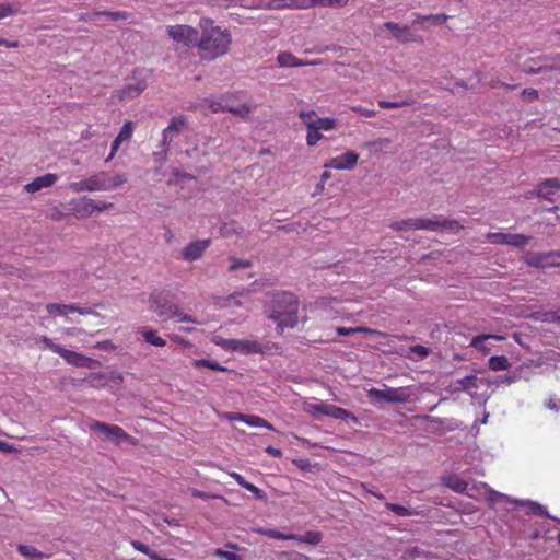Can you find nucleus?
<instances>
[{
	"instance_id": "680f3d73",
	"label": "nucleus",
	"mask_w": 560,
	"mask_h": 560,
	"mask_svg": "<svg viewBox=\"0 0 560 560\" xmlns=\"http://www.w3.org/2000/svg\"><path fill=\"white\" fill-rule=\"evenodd\" d=\"M121 143H122V141L118 140V138L116 137L115 140L112 143L110 153L107 156V159L105 160V162H109L110 160H113V158L116 155V153H117V151H118V149H119Z\"/></svg>"
},
{
	"instance_id": "a878e982",
	"label": "nucleus",
	"mask_w": 560,
	"mask_h": 560,
	"mask_svg": "<svg viewBox=\"0 0 560 560\" xmlns=\"http://www.w3.org/2000/svg\"><path fill=\"white\" fill-rule=\"evenodd\" d=\"M176 305L162 303L155 298L151 300L150 307L151 310L160 317L172 318L174 308Z\"/></svg>"
},
{
	"instance_id": "f257e3e1",
	"label": "nucleus",
	"mask_w": 560,
	"mask_h": 560,
	"mask_svg": "<svg viewBox=\"0 0 560 560\" xmlns=\"http://www.w3.org/2000/svg\"><path fill=\"white\" fill-rule=\"evenodd\" d=\"M198 28L200 31L198 50L202 60L213 61L230 51L232 34L229 28L215 24L211 18L207 16L199 20Z\"/></svg>"
},
{
	"instance_id": "c03bdc74",
	"label": "nucleus",
	"mask_w": 560,
	"mask_h": 560,
	"mask_svg": "<svg viewBox=\"0 0 560 560\" xmlns=\"http://www.w3.org/2000/svg\"><path fill=\"white\" fill-rule=\"evenodd\" d=\"M172 318H174L177 323L200 324V322L197 320L196 318L180 312L177 306H175V308H174Z\"/></svg>"
},
{
	"instance_id": "a19ab883",
	"label": "nucleus",
	"mask_w": 560,
	"mask_h": 560,
	"mask_svg": "<svg viewBox=\"0 0 560 560\" xmlns=\"http://www.w3.org/2000/svg\"><path fill=\"white\" fill-rule=\"evenodd\" d=\"M289 2L290 3L283 7L291 9H311L317 7L316 0H289Z\"/></svg>"
},
{
	"instance_id": "603ef678",
	"label": "nucleus",
	"mask_w": 560,
	"mask_h": 560,
	"mask_svg": "<svg viewBox=\"0 0 560 560\" xmlns=\"http://www.w3.org/2000/svg\"><path fill=\"white\" fill-rule=\"evenodd\" d=\"M348 2L349 0H316L317 7L323 8H341Z\"/></svg>"
},
{
	"instance_id": "ea45409f",
	"label": "nucleus",
	"mask_w": 560,
	"mask_h": 560,
	"mask_svg": "<svg viewBox=\"0 0 560 560\" xmlns=\"http://www.w3.org/2000/svg\"><path fill=\"white\" fill-rule=\"evenodd\" d=\"M385 506L389 511L394 512L396 515L402 516V517L412 516V515L418 514L417 512H412V511L408 510L407 508L399 505V504H394V503L387 502L385 504Z\"/></svg>"
},
{
	"instance_id": "423d86ee",
	"label": "nucleus",
	"mask_w": 560,
	"mask_h": 560,
	"mask_svg": "<svg viewBox=\"0 0 560 560\" xmlns=\"http://www.w3.org/2000/svg\"><path fill=\"white\" fill-rule=\"evenodd\" d=\"M395 229L402 230L415 229V230H428V231H438V230H451L455 231L460 228L459 223L455 220H432V219H412L404 222H398L395 225Z\"/></svg>"
},
{
	"instance_id": "774afa93",
	"label": "nucleus",
	"mask_w": 560,
	"mask_h": 560,
	"mask_svg": "<svg viewBox=\"0 0 560 560\" xmlns=\"http://www.w3.org/2000/svg\"><path fill=\"white\" fill-rule=\"evenodd\" d=\"M412 352H415L416 354H418L421 358H425L429 354L428 349L423 346H415L412 348Z\"/></svg>"
},
{
	"instance_id": "13d9d810",
	"label": "nucleus",
	"mask_w": 560,
	"mask_h": 560,
	"mask_svg": "<svg viewBox=\"0 0 560 560\" xmlns=\"http://www.w3.org/2000/svg\"><path fill=\"white\" fill-rule=\"evenodd\" d=\"M246 486L247 487H244V489L250 491L256 498H258L260 500L266 499V493L260 488L256 487L255 485H253L250 482H247Z\"/></svg>"
},
{
	"instance_id": "c85d7f7f",
	"label": "nucleus",
	"mask_w": 560,
	"mask_h": 560,
	"mask_svg": "<svg viewBox=\"0 0 560 560\" xmlns=\"http://www.w3.org/2000/svg\"><path fill=\"white\" fill-rule=\"evenodd\" d=\"M244 423L254 428H265L271 431L275 430L273 425L270 422L266 421L264 418L256 415H245Z\"/></svg>"
},
{
	"instance_id": "bf43d9fd",
	"label": "nucleus",
	"mask_w": 560,
	"mask_h": 560,
	"mask_svg": "<svg viewBox=\"0 0 560 560\" xmlns=\"http://www.w3.org/2000/svg\"><path fill=\"white\" fill-rule=\"evenodd\" d=\"M351 109L364 117H374L376 115L375 110L365 108L361 105L352 106Z\"/></svg>"
},
{
	"instance_id": "e2e57ef3",
	"label": "nucleus",
	"mask_w": 560,
	"mask_h": 560,
	"mask_svg": "<svg viewBox=\"0 0 560 560\" xmlns=\"http://www.w3.org/2000/svg\"><path fill=\"white\" fill-rule=\"evenodd\" d=\"M243 298H245V295L242 294V293L230 296L228 299L229 305L242 306L243 305V301H242Z\"/></svg>"
},
{
	"instance_id": "7c9ffc66",
	"label": "nucleus",
	"mask_w": 560,
	"mask_h": 560,
	"mask_svg": "<svg viewBox=\"0 0 560 560\" xmlns=\"http://www.w3.org/2000/svg\"><path fill=\"white\" fill-rule=\"evenodd\" d=\"M257 533L267 536L269 538L273 539H280V540H291L298 538V535L295 534H283L277 529L272 528H259L257 529Z\"/></svg>"
},
{
	"instance_id": "39448f33",
	"label": "nucleus",
	"mask_w": 560,
	"mask_h": 560,
	"mask_svg": "<svg viewBox=\"0 0 560 560\" xmlns=\"http://www.w3.org/2000/svg\"><path fill=\"white\" fill-rule=\"evenodd\" d=\"M212 342L225 351L237 352L243 355L262 352V345L252 339L224 338L219 335L212 337Z\"/></svg>"
},
{
	"instance_id": "c756f323",
	"label": "nucleus",
	"mask_w": 560,
	"mask_h": 560,
	"mask_svg": "<svg viewBox=\"0 0 560 560\" xmlns=\"http://www.w3.org/2000/svg\"><path fill=\"white\" fill-rule=\"evenodd\" d=\"M510 365L509 359L505 355H493L488 360V366L492 371H505Z\"/></svg>"
},
{
	"instance_id": "473e14b6",
	"label": "nucleus",
	"mask_w": 560,
	"mask_h": 560,
	"mask_svg": "<svg viewBox=\"0 0 560 560\" xmlns=\"http://www.w3.org/2000/svg\"><path fill=\"white\" fill-rule=\"evenodd\" d=\"M523 505H526L527 506V513L528 514H534V515H541V516H545V517H548V518H552L547 509L537 503V502H534V501H523L522 502Z\"/></svg>"
},
{
	"instance_id": "3c124183",
	"label": "nucleus",
	"mask_w": 560,
	"mask_h": 560,
	"mask_svg": "<svg viewBox=\"0 0 560 560\" xmlns=\"http://www.w3.org/2000/svg\"><path fill=\"white\" fill-rule=\"evenodd\" d=\"M131 546L136 550L147 555L150 559H152V557L155 556V551L154 550H152L149 546H147L145 544H143V542L139 541V540H131Z\"/></svg>"
},
{
	"instance_id": "6e6552de",
	"label": "nucleus",
	"mask_w": 560,
	"mask_h": 560,
	"mask_svg": "<svg viewBox=\"0 0 560 560\" xmlns=\"http://www.w3.org/2000/svg\"><path fill=\"white\" fill-rule=\"evenodd\" d=\"M88 427L90 430L101 434L104 439L113 441L117 444L130 439V436L119 425L91 420L88 422Z\"/></svg>"
},
{
	"instance_id": "72a5a7b5",
	"label": "nucleus",
	"mask_w": 560,
	"mask_h": 560,
	"mask_svg": "<svg viewBox=\"0 0 560 560\" xmlns=\"http://www.w3.org/2000/svg\"><path fill=\"white\" fill-rule=\"evenodd\" d=\"M18 550L19 552L23 556V557H26V558H45L46 556L39 551L38 549H36L35 547L33 546H30V545H19L18 546Z\"/></svg>"
},
{
	"instance_id": "4468645a",
	"label": "nucleus",
	"mask_w": 560,
	"mask_h": 560,
	"mask_svg": "<svg viewBox=\"0 0 560 560\" xmlns=\"http://www.w3.org/2000/svg\"><path fill=\"white\" fill-rule=\"evenodd\" d=\"M68 364L77 368L94 369L98 365V362L92 358H89L80 352L68 350L61 347L58 353Z\"/></svg>"
},
{
	"instance_id": "aec40b11",
	"label": "nucleus",
	"mask_w": 560,
	"mask_h": 560,
	"mask_svg": "<svg viewBox=\"0 0 560 560\" xmlns=\"http://www.w3.org/2000/svg\"><path fill=\"white\" fill-rule=\"evenodd\" d=\"M560 189V180L558 178H549L538 184L536 195L546 200H552V196Z\"/></svg>"
},
{
	"instance_id": "4be33fe9",
	"label": "nucleus",
	"mask_w": 560,
	"mask_h": 560,
	"mask_svg": "<svg viewBox=\"0 0 560 560\" xmlns=\"http://www.w3.org/2000/svg\"><path fill=\"white\" fill-rule=\"evenodd\" d=\"M58 179V176L56 174H45L43 176L36 177L34 180L28 183L25 186V190L27 192H36L40 190L42 188H48L51 187Z\"/></svg>"
},
{
	"instance_id": "4c0bfd02",
	"label": "nucleus",
	"mask_w": 560,
	"mask_h": 560,
	"mask_svg": "<svg viewBox=\"0 0 560 560\" xmlns=\"http://www.w3.org/2000/svg\"><path fill=\"white\" fill-rule=\"evenodd\" d=\"M529 236L523 235V234H508V245L516 246V247H523L525 246L528 241Z\"/></svg>"
},
{
	"instance_id": "338daca9",
	"label": "nucleus",
	"mask_w": 560,
	"mask_h": 560,
	"mask_svg": "<svg viewBox=\"0 0 560 560\" xmlns=\"http://www.w3.org/2000/svg\"><path fill=\"white\" fill-rule=\"evenodd\" d=\"M523 95L525 97H528L529 100H536V98H538L539 94H538L537 90L528 88V89L523 90Z\"/></svg>"
},
{
	"instance_id": "79ce46f5",
	"label": "nucleus",
	"mask_w": 560,
	"mask_h": 560,
	"mask_svg": "<svg viewBox=\"0 0 560 560\" xmlns=\"http://www.w3.org/2000/svg\"><path fill=\"white\" fill-rule=\"evenodd\" d=\"M476 489L482 494L488 495V499L491 502H495L499 498H505L503 494L490 489L486 483H480Z\"/></svg>"
},
{
	"instance_id": "f8f14e48",
	"label": "nucleus",
	"mask_w": 560,
	"mask_h": 560,
	"mask_svg": "<svg viewBox=\"0 0 560 560\" xmlns=\"http://www.w3.org/2000/svg\"><path fill=\"white\" fill-rule=\"evenodd\" d=\"M359 161V154L354 151H347L338 156L331 158L324 164L327 170L351 171Z\"/></svg>"
},
{
	"instance_id": "6ab92c4d",
	"label": "nucleus",
	"mask_w": 560,
	"mask_h": 560,
	"mask_svg": "<svg viewBox=\"0 0 560 560\" xmlns=\"http://www.w3.org/2000/svg\"><path fill=\"white\" fill-rule=\"evenodd\" d=\"M72 203L74 205L73 213L77 217L88 218V217H91L95 212L96 200H94L92 198L83 197L77 201L73 200Z\"/></svg>"
},
{
	"instance_id": "f03ea898",
	"label": "nucleus",
	"mask_w": 560,
	"mask_h": 560,
	"mask_svg": "<svg viewBox=\"0 0 560 560\" xmlns=\"http://www.w3.org/2000/svg\"><path fill=\"white\" fill-rule=\"evenodd\" d=\"M299 303L292 293L281 292L275 295L269 306L268 317L278 323V328H293L298 324Z\"/></svg>"
},
{
	"instance_id": "49530a36",
	"label": "nucleus",
	"mask_w": 560,
	"mask_h": 560,
	"mask_svg": "<svg viewBox=\"0 0 560 560\" xmlns=\"http://www.w3.org/2000/svg\"><path fill=\"white\" fill-rule=\"evenodd\" d=\"M133 132V124L131 121H126L120 129L117 138L118 140H121L122 142L126 140H129Z\"/></svg>"
},
{
	"instance_id": "9b49d317",
	"label": "nucleus",
	"mask_w": 560,
	"mask_h": 560,
	"mask_svg": "<svg viewBox=\"0 0 560 560\" xmlns=\"http://www.w3.org/2000/svg\"><path fill=\"white\" fill-rule=\"evenodd\" d=\"M105 172L101 171L92 174L91 176L69 184L71 191L75 194L80 192H94V191H106L104 186Z\"/></svg>"
},
{
	"instance_id": "2eb2a0df",
	"label": "nucleus",
	"mask_w": 560,
	"mask_h": 560,
	"mask_svg": "<svg viewBox=\"0 0 560 560\" xmlns=\"http://www.w3.org/2000/svg\"><path fill=\"white\" fill-rule=\"evenodd\" d=\"M526 260L528 265L538 268L557 267L560 266V252L528 254Z\"/></svg>"
},
{
	"instance_id": "a211bd4d",
	"label": "nucleus",
	"mask_w": 560,
	"mask_h": 560,
	"mask_svg": "<svg viewBox=\"0 0 560 560\" xmlns=\"http://www.w3.org/2000/svg\"><path fill=\"white\" fill-rule=\"evenodd\" d=\"M185 124L186 120L183 116L174 117L170 125L163 130L162 145L164 152L167 151L170 143L173 141V135L179 133L183 130Z\"/></svg>"
},
{
	"instance_id": "bb28decb",
	"label": "nucleus",
	"mask_w": 560,
	"mask_h": 560,
	"mask_svg": "<svg viewBox=\"0 0 560 560\" xmlns=\"http://www.w3.org/2000/svg\"><path fill=\"white\" fill-rule=\"evenodd\" d=\"M139 332L142 335L144 341L154 347L163 348L166 346L165 339L160 337L158 332L153 329L141 328Z\"/></svg>"
},
{
	"instance_id": "4d7b16f0",
	"label": "nucleus",
	"mask_w": 560,
	"mask_h": 560,
	"mask_svg": "<svg viewBox=\"0 0 560 560\" xmlns=\"http://www.w3.org/2000/svg\"><path fill=\"white\" fill-rule=\"evenodd\" d=\"M231 266H230V270L233 271V270H236L238 268H249L252 266V261L250 260H242V259H236V258H231Z\"/></svg>"
},
{
	"instance_id": "58836bf2",
	"label": "nucleus",
	"mask_w": 560,
	"mask_h": 560,
	"mask_svg": "<svg viewBox=\"0 0 560 560\" xmlns=\"http://www.w3.org/2000/svg\"><path fill=\"white\" fill-rule=\"evenodd\" d=\"M36 345H43L45 348L49 349L54 353H59L61 346L55 343L51 339L46 336H38L35 338Z\"/></svg>"
},
{
	"instance_id": "412c9836",
	"label": "nucleus",
	"mask_w": 560,
	"mask_h": 560,
	"mask_svg": "<svg viewBox=\"0 0 560 560\" xmlns=\"http://www.w3.org/2000/svg\"><path fill=\"white\" fill-rule=\"evenodd\" d=\"M384 27L389 30L393 33L396 40H398L400 43H408V42L413 40V35H412L409 26H407V25H400V24L394 23V22H386L384 24Z\"/></svg>"
},
{
	"instance_id": "052dcab7",
	"label": "nucleus",
	"mask_w": 560,
	"mask_h": 560,
	"mask_svg": "<svg viewBox=\"0 0 560 560\" xmlns=\"http://www.w3.org/2000/svg\"><path fill=\"white\" fill-rule=\"evenodd\" d=\"M451 16L446 14H430L429 21H432L436 25L444 24Z\"/></svg>"
},
{
	"instance_id": "dca6fc26",
	"label": "nucleus",
	"mask_w": 560,
	"mask_h": 560,
	"mask_svg": "<svg viewBox=\"0 0 560 560\" xmlns=\"http://www.w3.org/2000/svg\"><path fill=\"white\" fill-rule=\"evenodd\" d=\"M211 241L207 240H198L186 245L182 250V257L186 261H195L199 259L206 249L210 246Z\"/></svg>"
},
{
	"instance_id": "ddd939ff",
	"label": "nucleus",
	"mask_w": 560,
	"mask_h": 560,
	"mask_svg": "<svg viewBox=\"0 0 560 560\" xmlns=\"http://www.w3.org/2000/svg\"><path fill=\"white\" fill-rule=\"evenodd\" d=\"M209 108L213 113L229 112L241 117H247L250 114V108L247 105H240L238 107H229V95H221L207 101Z\"/></svg>"
},
{
	"instance_id": "0e129e2a",
	"label": "nucleus",
	"mask_w": 560,
	"mask_h": 560,
	"mask_svg": "<svg viewBox=\"0 0 560 560\" xmlns=\"http://www.w3.org/2000/svg\"><path fill=\"white\" fill-rule=\"evenodd\" d=\"M114 207V203L106 201H96L95 212H102Z\"/></svg>"
},
{
	"instance_id": "5701e85b",
	"label": "nucleus",
	"mask_w": 560,
	"mask_h": 560,
	"mask_svg": "<svg viewBox=\"0 0 560 560\" xmlns=\"http://www.w3.org/2000/svg\"><path fill=\"white\" fill-rule=\"evenodd\" d=\"M147 89L145 80H138L135 83H128L119 92V98L122 101H129L139 96Z\"/></svg>"
},
{
	"instance_id": "b1692460",
	"label": "nucleus",
	"mask_w": 560,
	"mask_h": 560,
	"mask_svg": "<svg viewBox=\"0 0 560 560\" xmlns=\"http://www.w3.org/2000/svg\"><path fill=\"white\" fill-rule=\"evenodd\" d=\"M277 61L282 68L303 67L313 63L303 61L289 51L280 52L277 57Z\"/></svg>"
},
{
	"instance_id": "f3484780",
	"label": "nucleus",
	"mask_w": 560,
	"mask_h": 560,
	"mask_svg": "<svg viewBox=\"0 0 560 560\" xmlns=\"http://www.w3.org/2000/svg\"><path fill=\"white\" fill-rule=\"evenodd\" d=\"M443 485L457 493H466L471 498L476 497L475 493H472L475 488H469L468 483L458 475L452 474L443 477Z\"/></svg>"
},
{
	"instance_id": "9d476101",
	"label": "nucleus",
	"mask_w": 560,
	"mask_h": 560,
	"mask_svg": "<svg viewBox=\"0 0 560 560\" xmlns=\"http://www.w3.org/2000/svg\"><path fill=\"white\" fill-rule=\"evenodd\" d=\"M306 411L313 416L323 415L338 420L351 419L357 421V417L350 411L328 402L308 404Z\"/></svg>"
},
{
	"instance_id": "de8ad7c7",
	"label": "nucleus",
	"mask_w": 560,
	"mask_h": 560,
	"mask_svg": "<svg viewBox=\"0 0 560 560\" xmlns=\"http://www.w3.org/2000/svg\"><path fill=\"white\" fill-rule=\"evenodd\" d=\"M194 364L196 366H206V368H208L210 370H213V371H224L225 370L218 362L212 361V360H207V359L195 360Z\"/></svg>"
},
{
	"instance_id": "20e7f679",
	"label": "nucleus",
	"mask_w": 560,
	"mask_h": 560,
	"mask_svg": "<svg viewBox=\"0 0 560 560\" xmlns=\"http://www.w3.org/2000/svg\"><path fill=\"white\" fill-rule=\"evenodd\" d=\"M366 393L368 397L376 402L405 404L416 398V392L411 386L389 387L384 385L382 389L372 387Z\"/></svg>"
},
{
	"instance_id": "c9c22d12",
	"label": "nucleus",
	"mask_w": 560,
	"mask_h": 560,
	"mask_svg": "<svg viewBox=\"0 0 560 560\" xmlns=\"http://www.w3.org/2000/svg\"><path fill=\"white\" fill-rule=\"evenodd\" d=\"M322 537L323 536L319 532L310 530L306 532L303 536L298 535V538H295L294 540L317 545L322 540Z\"/></svg>"
},
{
	"instance_id": "5fc2aeb1",
	"label": "nucleus",
	"mask_w": 560,
	"mask_h": 560,
	"mask_svg": "<svg viewBox=\"0 0 560 560\" xmlns=\"http://www.w3.org/2000/svg\"><path fill=\"white\" fill-rule=\"evenodd\" d=\"M71 313H79L80 315H94L97 317L100 316V314L95 312L92 307L79 306L74 304H71Z\"/></svg>"
},
{
	"instance_id": "a18cd8bd",
	"label": "nucleus",
	"mask_w": 560,
	"mask_h": 560,
	"mask_svg": "<svg viewBox=\"0 0 560 560\" xmlns=\"http://www.w3.org/2000/svg\"><path fill=\"white\" fill-rule=\"evenodd\" d=\"M18 11L19 7L14 3H0V20L13 15Z\"/></svg>"
},
{
	"instance_id": "6e6d98bb",
	"label": "nucleus",
	"mask_w": 560,
	"mask_h": 560,
	"mask_svg": "<svg viewBox=\"0 0 560 560\" xmlns=\"http://www.w3.org/2000/svg\"><path fill=\"white\" fill-rule=\"evenodd\" d=\"M220 232L223 236H230L233 233H238V226L236 223H225L221 226Z\"/></svg>"
},
{
	"instance_id": "393cba45",
	"label": "nucleus",
	"mask_w": 560,
	"mask_h": 560,
	"mask_svg": "<svg viewBox=\"0 0 560 560\" xmlns=\"http://www.w3.org/2000/svg\"><path fill=\"white\" fill-rule=\"evenodd\" d=\"M127 182L128 176L126 173H118L112 176L105 172L104 186L106 187V191L115 190Z\"/></svg>"
},
{
	"instance_id": "2f4dec72",
	"label": "nucleus",
	"mask_w": 560,
	"mask_h": 560,
	"mask_svg": "<svg viewBox=\"0 0 560 560\" xmlns=\"http://www.w3.org/2000/svg\"><path fill=\"white\" fill-rule=\"evenodd\" d=\"M46 310L52 316H67L71 313V304L49 303Z\"/></svg>"
},
{
	"instance_id": "864d4df0",
	"label": "nucleus",
	"mask_w": 560,
	"mask_h": 560,
	"mask_svg": "<svg viewBox=\"0 0 560 560\" xmlns=\"http://www.w3.org/2000/svg\"><path fill=\"white\" fill-rule=\"evenodd\" d=\"M213 555L224 560H243L240 555L223 549H215Z\"/></svg>"
},
{
	"instance_id": "09e8293b",
	"label": "nucleus",
	"mask_w": 560,
	"mask_h": 560,
	"mask_svg": "<svg viewBox=\"0 0 560 560\" xmlns=\"http://www.w3.org/2000/svg\"><path fill=\"white\" fill-rule=\"evenodd\" d=\"M508 234L503 232L488 233L487 238L492 244H505L508 245Z\"/></svg>"
},
{
	"instance_id": "cd10ccee",
	"label": "nucleus",
	"mask_w": 560,
	"mask_h": 560,
	"mask_svg": "<svg viewBox=\"0 0 560 560\" xmlns=\"http://www.w3.org/2000/svg\"><path fill=\"white\" fill-rule=\"evenodd\" d=\"M489 339L503 340L504 337L500 336V335H492V334L475 336L470 341V346L475 349H478V350L487 353V352H489V349L485 346V341H487Z\"/></svg>"
},
{
	"instance_id": "1a4fd4ad",
	"label": "nucleus",
	"mask_w": 560,
	"mask_h": 560,
	"mask_svg": "<svg viewBox=\"0 0 560 560\" xmlns=\"http://www.w3.org/2000/svg\"><path fill=\"white\" fill-rule=\"evenodd\" d=\"M457 389L465 390L474 399H483L486 390L488 389L489 382L486 378L477 377L476 375H468L456 382Z\"/></svg>"
},
{
	"instance_id": "7ed1b4c3",
	"label": "nucleus",
	"mask_w": 560,
	"mask_h": 560,
	"mask_svg": "<svg viewBox=\"0 0 560 560\" xmlns=\"http://www.w3.org/2000/svg\"><path fill=\"white\" fill-rule=\"evenodd\" d=\"M300 119L306 127V144L310 147L316 145L324 136L322 131L335 130L338 126V120L334 117H318L315 112H300Z\"/></svg>"
},
{
	"instance_id": "69168bd1",
	"label": "nucleus",
	"mask_w": 560,
	"mask_h": 560,
	"mask_svg": "<svg viewBox=\"0 0 560 560\" xmlns=\"http://www.w3.org/2000/svg\"><path fill=\"white\" fill-rule=\"evenodd\" d=\"M230 476H231L232 478H234V480L237 482V485H238V486H241L242 488L247 487V486H246V483H247L248 481H246V480L244 479V477H243L242 475H240L238 472H235V471L230 472Z\"/></svg>"
},
{
	"instance_id": "37998d69",
	"label": "nucleus",
	"mask_w": 560,
	"mask_h": 560,
	"mask_svg": "<svg viewBox=\"0 0 560 560\" xmlns=\"http://www.w3.org/2000/svg\"><path fill=\"white\" fill-rule=\"evenodd\" d=\"M100 15H108V16H110L114 20L125 19L126 18V14L121 13V12H94L92 14H82L80 16V20L88 21V20H92L93 18L100 16Z\"/></svg>"
},
{
	"instance_id": "8fccbe9b",
	"label": "nucleus",
	"mask_w": 560,
	"mask_h": 560,
	"mask_svg": "<svg viewBox=\"0 0 560 560\" xmlns=\"http://www.w3.org/2000/svg\"><path fill=\"white\" fill-rule=\"evenodd\" d=\"M413 102L410 100H402L399 102L378 101V105L382 108H399V107H404V106H409Z\"/></svg>"
},
{
	"instance_id": "e433bc0d",
	"label": "nucleus",
	"mask_w": 560,
	"mask_h": 560,
	"mask_svg": "<svg viewBox=\"0 0 560 560\" xmlns=\"http://www.w3.org/2000/svg\"><path fill=\"white\" fill-rule=\"evenodd\" d=\"M355 332H364V334H377L376 330L374 329H371V328H368V327H338L337 328V334L340 335V336H347V335H352V334H355Z\"/></svg>"
},
{
	"instance_id": "0eeeda50",
	"label": "nucleus",
	"mask_w": 560,
	"mask_h": 560,
	"mask_svg": "<svg viewBox=\"0 0 560 560\" xmlns=\"http://www.w3.org/2000/svg\"><path fill=\"white\" fill-rule=\"evenodd\" d=\"M166 34L177 44H182L186 47H196L198 49L199 28L187 24H175L166 27Z\"/></svg>"
},
{
	"instance_id": "f704fd0d",
	"label": "nucleus",
	"mask_w": 560,
	"mask_h": 560,
	"mask_svg": "<svg viewBox=\"0 0 560 560\" xmlns=\"http://www.w3.org/2000/svg\"><path fill=\"white\" fill-rule=\"evenodd\" d=\"M539 60L527 59L523 65L524 72L528 74L540 73L547 70V66L538 65Z\"/></svg>"
}]
</instances>
